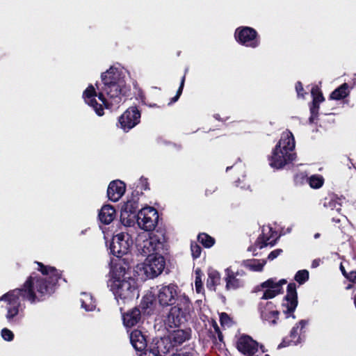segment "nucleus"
<instances>
[{"label": "nucleus", "mask_w": 356, "mask_h": 356, "mask_svg": "<svg viewBox=\"0 0 356 356\" xmlns=\"http://www.w3.org/2000/svg\"><path fill=\"white\" fill-rule=\"evenodd\" d=\"M131 344L138 352L145 351L147 346L146 336L139 330H134L129 334Z\"/></svg>", "instance_id": "21"}, {"label": "nucleus", "mask_w": 356, "mask_h": 356, "mask_svg": "<svg viewBox=\"0 0 356 356\" xmlns=\"http://www.w3.org/2000/svg\"><path fill=\"white\" fill-rule=\"evenodd\" d=\"M295 145L293 134L289 131L283 132L272 154L268 158L270 167L279 170L292 162L296 156L294 152Z\"/></svg>", "instance_id": "4"}, {"label": "nucleus", "mask_w": 356, "mask_h": 356, "mask_svg": "<svg viewBox=\"0 0 356 356\" xmlns=\"http://www.w3.org/2000/svg\"><path fill=\"white\" fill-rule=\"evenodd\" d=\"M133 245V238L127 232H120L115 235L110 244L112 254L118 257L126 254Z\"/></svg>", "instance_id": "9"}, {"label": "nucleus", "mask_w": 356, "mask_h": 356, "mask_svg": "<svg viewBox=\"0 0 356 356\" xmlns=\"http://www.w3.org/2000/svg\"><path fill=\"white\" fill-rule=\"evenodd\" d=\"M340 270H341L343 275L347 279V276H348V273H347L346 271L345 268L343 267L342 264H341V265H340Z\"/></svg>", "instance_id": "50"}, {"label": "nucleus", "mask_w": 356, "mask_h": 356, "mask_svg": "<svg viewBox=\"0 0 356 356\" xmlns=\"http://www.w3.org/2000/svg\"><path fill=\"white\" fill-rule=\"evenodd\" d=\"M165 259L162 255L146 257L140 270L147 278H154L160 275L165 268Z\"/></svg>", "instance_id": "11"}, {"label": "nucleus", "mask_w": 356, "mask_h": 356, "mask_svg": "<svg viewBox=\"0 0 356 356\" xmlns=\"http://www.w3.org/2000/svg\"><path fill=\"white\" fill-rule=\"evenodd\" d=\"M198 241L205 248H211L214 244V238L205 233L200 234L197 236Z\"/></svg>", "instance_id": "32"}, {"label": "nucleus", "mask_w": 356, "mask_h": 356, "mask_svg": "<svg viewBox=\"0 0 356 356\" xmlns=\"http://www.w3.org/2000/svg\"><path fill=\"white\" fill-rule=\"evenodd\" d=\"M296 91L297 92V96L298 98H305V95H307V92H304V88L300 81H298L295 86Z\"/></svg>", "instance_id": "40"}, {"label": "nucleus", "mask_w": 356, "mask_h": 356, "mask_svg": "<svg viewBox=\"0 0 356 356\" xmlns=\"http://www.w3.org/2000/svg\"><path fill=\"white\" fill-rule=\"evenodd\" d=\"M42 275L33 274L22 288L10 290L0 297V301L6 303L5 318L10 325H18L24 317L25 308L23 300L31 303L40 301L54 291V286L60 278L58 271L54 267L37 263Z\"/></svg>", "instance_id": "1"}, {"label": "nucleus", "mask_w": 356, "mask_h": 356, "mask_svg": "<svg viewBox=\"0 0 356 356\" xmlns=\"http://www.w3.org/2000/svg\"><path fill=\"white\" fill-rule=\"evenodd\" d=\"M226 114L227 113H216L213 115V118L218 121L224 122L228 119V116Z\"/></svg>", "instance_id": "44"}, {"label": "nucleus", "mask_w": 356, "mask_h": 356, "mask_svg": "<svg viewBox=\"0 0 356 356\" xmlns=\"http://www.w3.org/2000/svg\"><path fill=\"white\" fill-rule=\"evenodd\" d=\"M286 283L284 279L277 282L275 279L270 278L261 284L259 290L263 291L261 299L268 300L275 298L282 291V286Z\"/></svg>", "instance_id": "14"}, {"label": "nucleus", "mask_w": 356, "mask_h": 356, "mask_svg": "<svg viewBox=\"0 0 356 356\" xmlns=\"http://www.w3.org/2000/svg\"><path fill=\"white\" fill-rule=\"evenodd\" d=\"M126 71L120 65L110 67L101 74L102 86L96 83L99 90L90 84L83 92V99L86 104L92 107L95 111H103L104 109L115 108L122 102V97L127 92L125 81Z\"/></svg>", "instance_id": "2"}, {"label": "nucleus", "mask_w": 356, "mask_h": 356, "mask_svg": "<svg viewBox=\"0 0 356 356\" xmlns=\"http://www.w3.org/2000/svg\"><path fill=\"white\" fill-rule=\"evenodd\" d=\"M266 264L265 259H247L242 262V265L248 270L254 272H261L263 270Z\"/></svg>", "instance_id": "26"}, {"label": "nucleus", "mask_w": 356, "mask_h": 356, "mask_svg": "<svg viewBox=\"0 0 356 356\" xmlns=\"http://www.w3.org/2000/svg\"><path fill=\"white\" fill-rule=\"evenodd\" d=\"M307 182L312 188L318 189L324 184V178L321 175H313L307 178Z\"/></svg>", "instance_id": "31"}, {"label": "nucleus", "mask_w": 356, "mask_h": 356, "mask_svg": "<svg viewBox=\"0 0 356 356\" xmlns=\"http://www.w3.org/2000/svg\"><path fill=\"white\" fill-rule=\"evenodd\" d=\"M320 237V234L319 233H316L314 234V238H318Z\"/></svg>", "instance_id": "52"}, {"label": "nucleus", "mask_w": 356, "mask_h": 356, "mask_svg": "<svg viewBox=\"0 0 356 356\" xmlns=\"http://www.w3.org/2000/svg\"><path fill=\"white\" fill-rule=\"evenodd\" d=\"M282 252V249H276L272 251L268 256V259L272 261L277 258Z\"/></svg>", "instance_id": "42"}, {"label": "nucleus", "mask_w": 356, "mask_h": 356, "mask_svg": "<svg viewBox=\"0 0 356 356\" xmlns=\"http://www.w3.org/2000/svg\"><path fill=\"white\" fill-rule=\"evenodd\" d=\"M158 220V212L153 207H144L137 213V223L138 226L146 231V232L153 230L155 228L157 225Z\"/></svg>", "instance_id": "10"}, {"label": "nucleus", "mask_w": 356, "mask_h": 356, "mask_svg": "<svg viewBox=\"0 0 356 356\" xmlns=\"http://www.w3.org/2000/svg\"><path fill=\"white\" fill-rule=\"evenodd\" d=\"M220 273L213 269H210L208 271V278L207 281V286L210 291H215L217 285L220 284Z\"/></svg>", "instance_id": "28"}, {"label": "nucleus", "mask_w": 356, "mask_h": 356, "mask_svg": "<svg viewBox=\"0 0 356 356\" xmlns=\"http://www.w3.org/2000/svg\"><path fill=\"white\" fill-rule=\"evenodd\" d=\"M319 113H312L311 116L309 118V122L310 124L316 123L318 118Z\"/></svg>", "instance_id": "46"}, {"label": "nucleus", "mask_w": 356, "mask_h": 356, "mask_svg": "<svg viewBox=\"0 0 356 356\" xmlns=\"http://www.w3.org/2000/svg\"><path fill=\"white\" fill-rule=\"evenodd\" d=\"M298 305V295L296 291V285L295 283H290L287 286V293L284 297L282 306L283 312L286 314V317L291 316L295 318L293 312Z\"/></svg>", "instance_id": "13"}, {"label": "nucleus", "mask_w": 356, "mask_h": 356, "mask_svg": "<svg viewBox=\"0 0 356 356\" xmlns=\"http://www.w3.org/2000/svg\"><path fill=\"white\" fill-rule=\"evenodd\" d=\"M138 200L133 197L127 200L121 209V222L126 226H131L137 218Z\"/></svg>", "instance_id": "17"}, {"label": "nucleus", "mask_w": 356, "mask_h": 356, "mask_svg": "<svg viewBox=\"0 0 356 356\" xmlns=\"http://www.w3.org/2000/svg\"><path fill=\"white\" fill-rule=\"evenodd\" d=\"M149 107L152 108V107H154V106L149 105Z\"/></svg>", "instance_id": "56"}, {"label": "nucleus", "mask_w": 356, "mask_h": 356, "mask_svg": "<svg viewBox=\"0 0 356 356\" xmlns=\"http://www.w3.org/2000/svg\"><path fill=\"white\" fill-rule=\"evenodd\" d=\"M141 113H123L118 119L120 127L125 131L139 123Z\"/></svg>", "instance_id": "20"}, {"label": "nucleus", "mask_w": 356, "mask_h": 356, "mask_svg": "<svg viewBox=\"0 0 356 356\" xmlns=\"http://www.w3.org/2000/svg\"><path fill=\"white\" fill-rule=\"evenodd\" d=\"M321 260L319 259L313 260L312 263V267L315 268L320 265Z\"/></svg>", "instance_id": "48"}, {"label": "nucleus", "mask_w": 356, "mask_h": 356, "mask_svg": "<svg viewBox=\"0 0 356 356\" xmlns=\"http://www.w3.org/2000/svg\"><path fill=\"white\" fill-rule=\"evenodd\" d=\"M165 242V236L161 232H141L136 239L138 254L144 257L162 255Z\"/></svg>", "instance_id": "6"}, {"label": "nucleus", "mask_w": 356, "mask_h": 356, "mask_svg": "<svg viewBox=\"0 0 356 356\" xmlns=\"http://www.w3.org/2000/svg\"><path fill=\"white\" fill-rule=\"evenodd\" d=\"M344 200L345 198L343 197L332 195L328 199H325L323 205L325 207L329 208L331 210H335L339 212Z\"/></svg>", "instance_id": "25"}, {"label": "nucleus", "mask_w": 356, "mask_h": 356, "mask_svg": "<svg viewBox=\"0 0 356 356\" xmlns=\"http://www.w3.org/2000/svg\"><path fill=\"white\" fill-rule=\"evenodd\" d=\"M308 322L306 320H301L298 323L293 327L290 332L289 337L284 339L283 341L278 346V348L286 347L289 346H296L301 343L304 339L302 330L307 325Z\"/></svg>", "instance_id": "15"}, {"label": "nucleus", "mask_w": 356, "mask_h": 356, "mask_svg": "<svg viewBox=\"0 0 356 356\" xmlns=\"http://www.w3.org/2000/svg\"><path fill=\"white\" fill-rule=\"evenodd\" d=\"M156 300L162 307H172L164 320L165 326L178 327L188 321L192 311V303L185 293H180L179 287L175 284L160 285L156 287Z\"/></svg>", "instance_id": "3"}, {"label": "nucleus", "mask_w": 356, "mask_h": 356, "mask_svg": "<svg viewBox=\"0 0 356 356\" xmlns=\"http://www.w3.org/2000/svg\"><path fill=\"white\" fill-rule=\"evenodd\" d=\"M146 300H148V302H149L150 304L152 303V298H151V297H146L144 299V300L143 302V304H144L146 302Z\"/></svg>", "instance_id": "51"}, {"label": "nucleus", "mask_w": 356, "mask_h": 356, "mask_svg": "<svg viewBox=\"0 0 356 356\" xmlns=\"http://www.w3.org/2000/svg\"><path fill=\"white\" fill-rule=\"evenodd\" d=\"M163 348L157 342L156 348L153 347L149 349L145 350L142 352L138 356H160L161 353H163Z\"/></svg>", "instance_id": "33"}, {"label": "nucleus", "mask_w": 356, "mask_h": 356, "mask_svg": "<svg viewBox=\"0 0 356 356\" xmlns=\"http://www.w3.org/2000/svg\"><path fill=\"white\" fill-rule=\"evenodd\" d=\"M184 81H185V76H184L182 78H181V83H180V86H179V89L177 90V94L175 97H173L170 102L168 103V104H171L175 102H177L178 100V99L179 98L181 92H182V90H183V88H184Z\"/></svg>", "instance_id": "38"}, {"label": "nucleus", "mask_w": 356, "mask_h": 356, "mask_svg": "<svg viewBox=\"0 0 356 356\" xmlns=\"http://www.w3.org/2000/svg\"><path fill=\"white\" fill-rule=\"evenodd\" d=\"M138 97L141 100L142 104H145V103L144 95H143V92L140 90L138 91Z\"/></svg>", "instance_id": "49"}, {"label": "nucleus", "mask_w": 356, "mask_h": 356, "mask_svg": "<svg viewBox=\"0 0 356 356\" xmlns=\"http://www.w3.org/2000/svg\"><path fill=\"white\" fill-rule=\"evenodd\" d=\"M311 94L313 97V102L310 108V111H315V110H318L319 108V104L323 102L325 99L321 90L317 86H314L312 88Z\"/></svg>", "instance_id": "30"}, {"label": "nucleus", "mask_w": 356, "mask_h": 356, "mask_svg": "<svg viewBox=\"0 0 356 356\" xmlns=\"http://www.w3.org/2000/svg\"><path fill=\"white\" fill-rule=\"evenodd\" d=\"M125 189V184L122 181L120 180L111 181L107 189L108 199L112 202L118 201L124 193Z\"/></svg>", "instance_id": "22"}, {"label": "nucleus", "mask_w": 356, "mask_h": 356, "mask_svg": "<svg viewBox=\"0 0 356 356\" xmlns=\"http://www.w3.org/2000/svg\"><path fill=\"white\" fill-rule=\"evenodd\" d=\"M347 280H348L351 282L356 284V270H352L350 273H348Z\"/></svg>", "instance_id": "45"}, {"label": "nucleus", "mask_w": 356, "mask_h": 356, "mask_svg": "<svg viewBox=\"0 0 356 356\" xmlns=\"http://www.w3.org/2000/svg\"><path fill=\"white\" fill-rule=\"evenodd\" d=\"M220 324L222 327H229L232 325V320L226 313H222L220 316Z\"/></svg>", "instance_id": "36"}, {"label": "nucleus", "mask_w": 356, "mask_h": 356, "mask_svg": "<svg viewBox=\"0 0 356 356\" xmlns=\"http://www.w3.org/2000/svg\"><path fill=\"white\" fill-rule=\"evenodd\" d=\"M172 356H198L197 351L194 349L193 346H188L179 354Z\"/></svg>", "instance_id": "35"}, {"label": "nucleus", "mask_w": 356, "mask_h": 356, "mask_svg": "<svg viewBox=\"0 0 356 356\" xmlns=\"http://www.w3.org/2000/svg\"><path fill=\"white\" fill-rule=\"evenodd\" d=\"M119 269L120 273H123L122 277L118 276L116 273L113 272L108 286L117 301L119 302L121 300L125 303L138 298L139 294L135 279L125 276V268L120 267Z\"/></svg>", "instance_id": "5"}, {"label": "nucleus", "mask_w": 356, "mask_h": 356, "mask_svg": "<svg viewBox=\"0 0 356 356\" xmlns=\"http://www.w3.org/2000/svg\"><path fill=\"white\" fill-rule=\"evenodd\" d=\"M195 285L196 292L200 293L203 291V287L202 280L198 276L195 278Z\"/></svg>", "instance_id": "41"}, {"label": "nucleus", "mask_w": 356, "mask_h": 356, "mask_svg": "<svg viewBox=\"0 0 356 356\" xmlns=\"http://www.w3.org/2000/svg\"><path fill=\"white\" fill-rule=\"evenodd\" d=\"M226 287L228 289H236L242 287L245 283V273L243 270L234 271L232 268L225 270Z\"/></svg>", "instance_id": "18"}, {"label": "nucleus", "mask_w": 356, "mask_h": 356, "mask_svg": "<svg viewBox=\"0 0 356 356\" xmlns=\"http://www.w3.org/2000/svg\"><path fill=\"white\" fill-rule=\"evenodd\" d=\"M350 94L349 86L344 83L332 91L330 95V99L341 100L348 97Z\"/></svg>", "instance_id": "27"}, {"label": "nucleus", "mask_w": 356, "mask_h": 356, "mask_svg": "<svg viewBox=\"0 0 356 356\" xmlns=\"http://www.w3.org/2000/svg\"><path fill=\"white\" fill-rule=\"evenodd\" d=\"M191 254L193 259H197L200 256L201 247L195 242H192L191 244Z\"/></svg>", "instance_id": "37"}, {"label": "nucleus", "mask_w": 356, "mask_h": 356, "mask_svg": "<svg viewBox=\"0 0 356 356\" xmlns=\"http://www.w3.org/2000/svg\"><path fill=\"white\" fill-rule=\"evenodd\" d=\"M104 113H100V112H98L97 113V114L99 115V116H102L104 115Z\"/></svg>", "instance_id": "55"}, {"label": "nucleus", "mask_w": 356, "mask_h": 356, "mask_svg": "<svg viewBox=\"0 0 356 356\" xmlns=\"http://www.w3.org/2000/svg\"><path fill=\"white\" fill-rule=\"evenodd\" d=\"M265 356H269L268 355H265Z\"/></svg>", "instance_id": "57"}, {"label": "nucleus", "mask_w": 356, "mask_h": 356, "mask_svg": "<svg viewBox=\"0 0 356 356\" xmlns=\"http://www.w3.org/2000/svg\"><path fill=\"white\" fill-rule=\"evenodd\" d=\"M115 217V210L113 206L104 205L99 213V219L101 222L108 225Z\"/></svg>", "instance_id": "24"}, {"label": "nucleus", "mask_w": 356, "mask_h": 356, "mask_svg": "<svg viewBox=\"0 0 356 356\" xmlns=\"http://www.w3.org/2000/svg\"><path fill=\"white\" fill-rule=\"evenodd\" d=\"M307 178H308V177H307V175L305 173L300 172L299 174L296 175L294 179L296 183L301 184L303 182V181H305V180L307 181Z\"/></svg>", "instance_id": "43"}, {"label": "nucleus", "mask_w": 356, "mask_h": 356, "mask_svg": "<svg viewBox=\"0 0 356 356\" xmlns=\"http://www.w3.org/2000/svg\"><path fill=\"white\" fill-rule=\"evenodd\" d=\"M191 337L190 329H177L169 331L166 337L158 341V343L163 348V353L169 352L172 348L181 346L185 341L189 340Z\"/></svg>", "instance_id": "8"}, {"label": "nucleus", "mask_w": 356, "mask_h": 356, "mask_svg": "<svg viewBox=\"0 0 356 356\" xmlns=\"http://www.w3.org/2000/svg\"><path fill=\"white\" fill-rule=\"evenodd\" d=\"M141 319L140 311L134 308L123 315V323L126 327H132L140 322Z\"/></svg>", "instance_id": "23"}, {"label": "nucleus", "mask_w": 356, "mask_h": 356, "mask_svg": "<svg viewBox=\"0 0 356 356\" xmlns=\"http://www.w3.org/2000/svg\"><path fill=\"white\" fill-rule=\"evenodd\" d=\"M81 307L87 312H91L95 309L96 302L93 297L90 293H82L81 294Z\"/></svg>", "instance_id": "29"}, {"label": "nucleus", "mask_w": 356, "mask_h": 356, "mask_svg": "<svg viewBox=\"0 0 356 356\" xmlns=\"http://www.w3.org/2000/svg\"><path fill=\"white\" fill-rule=\"evenodd\" d=\"M140 184H141V189L146 190L147 188V179L145 178H141L140 179Z\"/></svg>", "instance_id": "47"}, {"label": "nucleus", "mask_w": 356, "mask_h": 356, "mask_svg": "<svg viewBox=\"0 0 356 356\" xmlns=\"http://www.w3.org/2000/svg\"><path fill=\"white\" fill-rule=\"evenodd\" d=\"M309 279V272L307 270H298L296 275L295 280L300 284H304Z\"/></svg>", "instance_id": "34"}, {"label": "nucleus", "mask_w": 356, "mask_h": 356, "mask_svg": "<svg viewBox=\"0 0 356 356\" xmlns=\"http://www.w3.org/2000/svg\"><path fill=\"white\" fill-rule=\"evenodd\" d=\"M259 310L261 317L264 321H268L270 325L277 323L279 312L272 302H266L265 304L260 302Z\"/></svg>", "instance_id": "19"}, {"label": "nucleus", "mask_w": 356, "mask_h": 356, "mask_svg": "<svg viewBox=\"0 0 356 356\" xmlns=\"http://www.w3.org/2000/svg\"><path fill=\"white\" fill-rule=\"evenodd\" d=\"M236 347L239 352L245 356H259L264 353L262 346L248 335L241 336L237 341Z\"/></svg>", "instance_id": "12"}, {"label": "nucleus", "mask_w": 356, "mask_h": 356, "mask_svg": "<svg viewBox=\"0 0 356 356\" xmlns=\"http://www.w3.org/2000/svg\"><path fill=\"white\" fill-rule=\"evenodd\" d=\"M277 238L276 232H273L271 227L263 226L261 234L258 237L254 245L249 248L248 250L254 252L257 248L262 249L268 245L273 246Z\"/></svg>", "instance_id": "16"}, {"label": "nucleus", "mask_w": 356, "mask_h": 356, "mask_svg": "<svg viewBox=\"0 0 356 356\" xmlns=\"http://www.w3.org/2000/svg\"><path fill=\"white\" fill-rule=\"evenodd\" d=\"M332 220L336 222H340L339 219H335L334 218H333Z\"/></svg>", "instance_id": "53"}, {"label": "nucleus", "mask_w": 356, "mask_h": 356, "mask_svg": "<svg viewBox=\"0 0 356 356\" xmlns=\"http://www.w3.org/2000/svg\"><path fill=\"white\" fill-rule=\"evenodd\" d=\"M1 334L2 338L7 341H11L14 338V334L8 328L2 329Z\"/></svg>", "instance_id": "39"}, {"label": "nucleus", "mask_w": 356, "mask_h": 356, "mask_svg": "<svg viewBox=\"0 0 356 356\" xmlns=\"http://www.w3.org/2000/svg\"><path fill=\"white\" fill-rule=\"evenodd\" d=\"M235 41L240 45L254 49L261 45V37L257 31L248 26H240L234 33Z\"/></svg>", "instance_id": "7"}, {"label": "nucleus", "mask_w": 356, "mask_h": 356, "mask_svg": "<svg viewBox=\"0 0 356 356\" xmlns=\"http://www.w3.org/2000/svg\"><path fill=\"white\" fill-rule=\"evenodd\" d=\"M132 112H134V111H139V110L136 108H132L131 111Z\"/></svg>", "instance_id": "54"}]
</instances>
